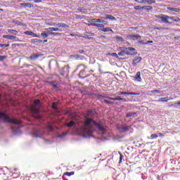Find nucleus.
<instances>
[{
    "mask_svg": "<svg viewBox=\"0 0 180 180\" xmlns=\"http://www.w3.org/2000/svg\"><path fill=\"white\" fill-rule=\"evenodd\" d=\"M93 125L98 127V130L101 132H104L105 131V128L104 127L101 122H96L93 119L86 117L84 122L85 127L91 128V127Z\"/></svg>",
    "mask_w": 180,
    "mask_h": 180,
    "instance_id": "f257e3e1",
    "label": "nucleus"
},
{
    "mask_svg": "<svg viewBox=\"0 0 180 180\" xmlns=\"http://www.w3.org/2000/svg\"><path fill=\"white\" fill-rule=\"evenodd\" d=\"M53 26L58 27L46 28V31L48 32V33L53 32H64V30H63L62 28H65V29L70 28V26L64 22H59L56 24L54 23Z\"/></svg>",
    "mask_w": 180,
    "mask_h": 180,
    "instance_id": "f03ea898",
    "label": "nucleus"
},
{
    "mask_svg": "<svg viewBox=\"0 0 180 180\" xmlns=\"http://www.w3.org/2000/svg\"><path fill=\"white\" fill-rule=\"evenodd\" d=\"M38 108H40V101L39 99H35L34 101V105L31 108V110L34 114L33 117L37 120H40L41 119V116L37 115L39 114V110Z\"/></svg>",
    "mask_w": 180,
    "mask_h": 180,
    "instance_id": "7ed1b4c3",
    "label": "nucleus"
},
{
    "mask_svg": "<svg viewBox=\"0 0 180 180\" xmlns=\"http://www.w3.org/2000/svg\"><path fill=\"white\" fill-rule=\"evenodd\" d=\"M0 119L4 120L5 123L13 124H20V122L15 118H11L4 112H0Z\"/></svg>",
    "mask_w": 180,
    "mask_h": 180,
    "instance_id": "20e7f679",
    "label": "nucleus"
},
{
    "mask_svg": "<svg viewBox=\"0 0 180 180\" xmlns=\"http://www.w3.org/2000/svg\"><path fill=\"white\" fill-rule=\"evenodd\" d=\"M135 48L132 47H125L118 53V56H136L137 54Z\"/></svg>",
    "mask_w": 180,
    "mask_h": 180,
    "instance_id": "39448f33",
    "label": "nucleus"
},
{
    "mask_svg": "<svg viewBox=\"0 0 180 180\" xmlns=\"http://www.w3.org/2000/svg\"><path fill=\"white\" fill-rule=\"evenodd\" d=\"M79 77L81 78V79H85L86 77H91V82H92L93 81H95L96 80V77H95V75H86L85 74V70H82L79 72Z\"/></svg>",
    "mask_w": 180,
    "mask_h": 180,
    "instance_id": "423d86ee",
    "label": "nucleus"
},
{
    "mask_svg": "<svg viewBox=\"0 0 180 180\" xmlns=\"http://www.w3.org/2000/svg\"><path fill=\"white\" fill-rule=\"evenodd\" d=\"M130 130V126H122L118 128V131L120 133H126Z\"/></svg>",
    "mask_w": 180,
    "mask_h": 180,
    "instance_id": "0eeeda50",
    "label": "nucleus"
},
{
    "mask_svg": "<svg viewBox=\"0 0 180 180\" xmlns=\"http://www.w3.org/2000/svg\"><path fill=\"white\" fill-rule=\"evenodd\" d=\"M104 98L109 99V100H111V101H123L124 102H127L125 98H122L120 96H117V98H111V97H109V96H105Z\"/></svg>",
    "mask_w": 180,
    "mask_h": 180,
    "instance_id": "6e6552de",
    "label": "nucleus"
},
{
    "mask_svg": "<svg viewBox=\"0 0 180 180\" xmlns=\"http://www.w3.org/2000/svg\"><path fill=\"white\" fill-rule=\"evenodd\" d=\"M169 15H163L161 22H164L165 24L172 25V22H169Z\"/></svg>",
    "mask_w": 180,
    "mask_h": 180,
    "instance_id": "1a4fd4ad",
    "label": "nucleus"
},
{
    "mask_svg": "<svg viewBox=\"0 0 180 180\" xmlns=\"http://www.w3.org/2000/svg\"><path fill=\"white\" fill-rule=\"evenodd\" d=\"M133 78L134 81H137L138 82H142L141 73L140 72H138Z\"/></svg>",
    "mask_w": 180,
    "mask_h": 180,
    "instance_id": "9d476101",
    "label": "nucleus"
},
{
    "mask_svg": "<svg viewBox=\"0 0 180 180\" xmlns=\"http://www.w3.org/2000/svg\"><path fill=\"white\" fill-rule=\"evenodd\" d=\"M94 36H95V34H94L92 32H84V34H83L82 37L90 39L91 37H94Z\"/></svg>",
    "mask_w": 180,
    "mask_h": 180,
    "instance_id": "9b49d317",
    "label": "nucleus"
},
{
    "mask_svg": "<svg viewBox=\"0 0 180 180\" xmlns=\"http://www.w3.org/2000/svg\"><path fill=\"white\" fill-rule=\"evenodd\" d=\"M129 39H131L134 41H137L139 39H141V36L140 34H129L128 36Z\"/></svg>",
    "mask_w": 180,
    "mask_h": 180,
    "instance_id": "f8f14e48",
    "label": "nucleus"
},
{
    "mask_svg": "<svg viewBox=\"0 0 180 180\" xmlns=\"http://www.w3.org/2000/svg\"><path fill=\"white\" fill-rule=\"evenodd\" d=\"M24 34H25V35H27V36H32V37H38V38L40 37L39 35H38V34L34 33V32H32V31H26V32H24Z\"/></svg>",
    "mask_w": 180,
    "mask_h": 180,
    "instance_id": "ddd939ff",
    "label": "nucleus"
},
{
    "mask_svg": "<svg viewBox=\"0 0 180 180\" xmlns=\"http://www.w3.org/2000/svg\"><path fill=\"white\" fill-rule=\"evenodd\" d=\"M42 54L34 53L30 56L29 59L31 60H36L38 58L41 57Z\"/></svg>",
    "mask_w": 180,
    "mask_h": 180,
    "instance_id": "4468645a",
    "label": "nucleus"
},
{
    "mask_svg": "<svg viewBox=\"0 0 180 180\" xmlns=\"http://www.w3.org/2000/svg\"><path fill=\"white\" fill-rule=\"evenodd\" d=\"M118 95L120 96V95H128V96H137L138 95V93H134V92H124V91H120L118 93Z\"/></svg>",
    "mask_w": 180,
    "mask_h": 180,
    "instance_id": "2eb2a0df",
    "label": "nucleus"
},
{
    "mask_svg": "<svg viewBox=\"0 0 180 180\" xmlns=\"http://www.w3.org/2000/svg\"><path fill=\"white\" fill-rule=\"evenodd\" d=\"M142 60V58L141 57H135L134 59L133 60V62H132V65L134 66H136L137 64L141 61Z\"/></svg>",
    "mask_w": 180,
    "mask_h": 180,
    "instance_id": "dca6fc26",
    "label": "nucleus"
},
{
    "mask_svg": "<svg viewBox=\"0 0 180 180\" xmlns=\"http://www.w3.org/2000/svg\"><path fill=\"white\" fill-rule=\"evenodd\" d=\"M126 117L135 118L137 117V112H129L127 113Z\"/></svg>",
    "mask_w": 180,
    "mask_h": 180,
    "instance_id": "f3484780",
    "label": "nucleus"
},
{
    "mask_svg": "<svg viewBox=\"0 0 180 180\" xmlns=\"http://www.w3.org/2000/svg\"><path fill=\"white\" fill-rule=\"evenodd\" d=\"M2 37L4 39H7L8 40H13L17 38L15 36L8 34L3 35Z\"/></svg>",
    "mask_w": 180,
    "mask_h": 180,
    "instance_id": "a211bd4d",
    "label": "nucleus"
},
{
    "mask_svg": "<svg viewBox=\"0 0 180 180\" xmlns=\"http://www.w3.org/2000/svg\"><path fill=\"white\" fill-rule=\"evenodd\" d=\"M167 11H171V12H174V13H180V9L176 8H172V7H167Z\"/></svg>",
    "mask_w": 180,
    "mask_h": 180,
    "instance_id": "6ab92c4d",
    "label": "nucleus"
},
{
    "mask_svg": "<svg viewBox=\"0 0 180 180\" xmlns=\"http://www.w3.org/2000/svg\"><path fill=\"white\" fill-rule=\"evenodd\" d=\"M31 43L32 44H41V43H43V40L42 39H33L31 40Z\"/></svg>",
    "mask_w": 180,
    "mask_h": 180,
    "instance_id": "aec40b11",
    "label": "nucleus"
},
{
    "mask_svg": "<svg viewBox=\"0 0 180 180\" xmlns=\"http://www.w3.org/2000/svg\"><path fill=\"white\" fill-rule=\"evenodd\" d=\"M8 33H9L10 34H13L16 36L18 34V32L15 30H12V29H8L7 30Z\"/></svg>",
    "mask_w": 180,
    "mask_h": 180,
    "instance_id": "412c9836",
    "label": "nucleus"
},
{
    "mask_svg": "<svg viewBox=\"0 0 180 180\" xmlns=\"http://www.w3.org/2000/svg\"><path fill=\"white\" fill-rule=\"evenodd\" d=\"M22 8H34L33 5L31 4H20Z\"/></svg>",
    "mask_w": 180,
    "mask_h": 180,
    "instance_id": "4be33fe9",
    "label": "nucleus"
},
{
    "mask_svg": "<svg viewBox=\"0 0 180 180\" xmlns=\"http://www.w3.org/2000/svg\"><path fill=\"white\" fill-rule=\"evenodd\" d=\"M92 23H104L105 21L102 20L101 18L98 19H91Z\"/></svg>",
    "mask_w": 180,
    "mask_h": 180,
    "instance_id": "5701e85b",
    "label": "nucleus"
},
{
    "mask_svg": "<svg viewBox=\"0 0 180 180\" xmlns=\"http://www.w3.org/2000/svg\"><path fill=\"white\" fill-rule=\"evenodd\" d=\"M105 16V19L108 20H116L115 17L113 16V15H103Z\"/></svg>",
    "mask_w": 180,
    "mask_h": 180,
    "instance_id": "b1692460",
    "label": "nucleus"
},
{
    "mask_svg": "<svg viewBox=\"0 0 180 180\" xmlns=\"http://www.w3.org/2000/svg\"><path fill=\"white\" fill-rule=\"evenodd\" d=\"M49 35H53L54 37H58V36H61L62 34L59 33V32H48Z\"/></svg>",
    "mask_w": 180,
    "mask_h": 180,
    "instance_id": "393cba45",
    "label": "nucleus"
},
{
    "mask_svg": "<svg viewBox=\"0 0 180 180\" xmlns=\"http://www.w3.org/2000/svg\"><path fill=\"white\" fill-rule=\"evenodd\" d=\"M168 101H169L168 97L161 98L158 100V102H168Z\"/></svg>",
    "mask_w": 180,
    "mask_h": 180,
    "instance_id": "a878e982",
    "label": "nucleus"
},
{
    "mask_svg": "<svg viewBox=\"0 0 180 180\" xmlns=\"http://www.w3.org/2000/svg\"><path fill=\"white\" fill-rule=\"evenodd\" d=\"M101 31L104 32H113L111 28H109V27L102 28Z\"/></svg>",
    "mask_w": 180,
    "mask_h": 180,
    "instance_id": "bb28decb",
    "label": "nucleus"
},
{
    "mask_svg": "<svg viewBox=\"0 0 180 180\" xmlns=\"http://www.w3.org/2000/svg\"><path fill=\"white\" fill-rule=\"evenodd\" d=\"M76 124V122H73V121H71L68 123L66 124V126L68 127H72V126H75Z\"/></svg>",
    "mask_w": 180,
    "mask_h": 180,
    "instance_id": "cd10ccee",
    "label": "nucleus"
},
{
    "mask_svg": "<svg viewBox=\"0 0 180 180\" xmlns=\"http://www.w3.org/2000/svg\"><path fill=\"white\" fill-rule=\"evenodd\" d=\"M146 8H148V6H146L145 7L144 6H136L134 7V8L135 10H141V9H144Z\"/></svg>",
    "mask_w": 180,
    "mask_h": 180,
    "instance_id": "c85d7f7f",
    "label": "nucleus"
},
{
    "mask_svg": "<svg viewBox=\"0 0 180 180\" xmlns=\"http://www.w3.org/2000/svg\"><path fill=\"white\" fill-rule=\"evenodd\" d=\"M134 1L139 4H148V0H134Z\"/></svg>",
    "mask_w": 180,
    "mask_h": 180,
    "instance_id": "c756f323",
    "label": "nucleus"
},
{
    "mask_svg": "<svg viewBox=\"0 0 180 180\" xmlns=\"http://www.w3.org/2000/svg\"><path fill=\"white\" fill-rule=\"evenodd\" d=\"M41 37L44 39L49 37V34H46L45 32L41 33Z\"/></svg>",
    "mask_w": 180,
    "mask_h": 180,
    "instance_id": "7c9ffc66",
    "label": "nucleus"
},
{
    "mask_svg": "<svg viewBox=\"0 0 180 180\" xmlns=\"http://www.w3.org/2000/svg\"><path fill=\"white\" fill-rule=\"evenodd\" d=\"M74 174H75V172H66L64 173V175L71 176L74 175Z\"/></svg>",
    "mask_w": 180,
    "mask_h": 180,
    "instance_id": "2f4dec72",
    "label": "nucleus"
},
{
    "mask_svg": "<svg viewBox=\"0 0 180 180\" xmlns=\"http://www.w3.org/2000/svg\"><path fill=\"white\" fill-rule=\"evenodd\" d=\"M104 102H105V103H106V104H110V105L115 104V102H113V101H108L107 98H105Z\"/></svg>",
    "mask_w": 180,
    "mask_h": 180,
    "instance_id": "473e14b6",
    "label": "nucleus"
},
{
    "mask_svg": "<svg viewBox=\"0 0 180 180\" xmlns=\"http://www.w3.org/2000/svg\"><path fill=\"white\" fill-rule=\"evenodd\" d=\"M13 23L15 25H18V26H22V22H20L19 20H15V21H13Z\"/></svg>",
    "mask_w": 180,
    "mask_h": 180,
    "instance_id": "72a5a7b5",
    "label": "nucleus"
},
{
    "mask_svg": "<svg viewBox=\"0 0 180 180\" xmlns=\"http://www.w3.org/2000/svg\"><path fill=\"white\" fill-rule=\"evenodd\" d=\"M119 154H120V160H119V164L122 163V160H123V155L122 153L119 152Z\"/></svg>",
    "mask_w": 180,
    "mask_h": 180,
    "instance_id": "f704fd0d",
    "label": "nucleus"
},
{
    "mask_svg": "<svg viewBox=\"0 0 180 180\" xmlns=\"http://www.w3.org/2000/svg\"><path fill=\"white\" fill-rule=\"evenodd\" d=\"M156 1L155 0H147V4L148 5H152L153 4H155Z\"/></svg>",
    "mask_w": 180,
    "mask_h": 180,
    "instance_id": "c9c22d12",
    "label": "nucleus"
},
{
    "mask_svg": "<svg viewBox=\"0 0 180 180\" xmlns=\"http://www.w3.org/2000/svg\"><path fill=\"white\" fill-rule=\"evenodd\" d=\"M150 93H151L152 94H161L162 91H160V90H153V91H151Z\"/></svg>",
    "mask_w": 180,
    "mask_h": 180,
    "instance_id": "e433bc0d",
    "label": "nucleus"
},
{
    "mask_svg": "<svg viewBox=\"0 0 180 180\" xmlns=\"http://www.w3.org/2000/svg\"><path fill=\"white\" fill-rule=\"evenodd\" d=\"M7 58H8V56H0V61H4Z\"/></svg>",
    "mask_w": 180,
    "mask_h": 180,
    "instance_id": "4c0bfd02",
    "label": "nucleus"
},
{
    "mask_svg": "<svg viewBox=\"0 0 180 180\" xmlns=\"http://www.w3.org/2000/svg\"><path fill=\"white\" fill-rule=\"evenodd\" d=\"M49 84L52 85L53 88H54V89L58 88L57 84H56L54 82H49Z\"/></svg>",
    "mask_w": 180,
    "mask_h": 180,
    "instance_id": "58836bf2",
    "label": "nucleus"
},
{
    "mask_svg": "<svg viewBox=\"0 0 180 180\" xmlns=\"http://www.w3.org/2000/svg\"><path fill=\"white\" fill-rule=\"evenodd\" d=\"M57 103H56V102H53V103H52V108L53 109H55V110H57L58 109V108H57Z\"/></svg>",
    "mask_w": 180,
    "mask_h": 180,
    "instance_id": "ea45409f",
    "label": "nucleus"
},
{
    "mask_svg": "<svg viewBox=\"0 0 180 180\" xmlns=\"http://www.w3.org/2000/svg\"><path fill=\"white\" fill-rule=\"evenodd\" d=\"M60 75L61 76H65V69L62 68L61 70H60Z\"/></svg>",
    "mask_w": 180,
    "mask_h": 180,
    "instance_id": "a19ab883",
    "label": "nucleus"
},
{
    "mask_svg": "<svg viewBox=\"0 0 180 180\" xmlns=\"http://www.w3.org/2000/svg\"><path fill=\"white\" fill-rule=\"evenodd\" d=\"M109 56H112L115 57V58H119V57H118L119 55H117V53H109Z\"/></svg>",
    "mask_w": 180,
    "mask_h": 180,
    "instance_id": "79ce46f5",
    "label": "nucleus"
},
{
    "mask_svg": "<svg viewBox=\"0 0 180 180\" xmlns=\"http://www.w3.org/2000/svg\"><path fill=\"white\" fill-rule=\"evenodd\" d=\"M9 46H10L9 44H0V48H8Z\"/></svg>",
    "mask_w": 180,
    "mask_h": 180,
    "instance_id": "37998d69",
    "label": "nucleus"
},
{
    "mask_svg": "<svg viewBox=\"0 0 180 180\" xmlns=\"http://www.w3.org/2000/svg\"><path fill=\"white\" fill-rule=\"evenodd\" d=\"M158 137V135H157V134H152L151 136H150V139H157Z\"/></svg>",
    "mask_w": 180,
    "mask_h": 180,
    "instance_id": "c03bdc74",
    "label": "nucleus"
},
{
    "mask_svg": "<svg viewBox=\"0 0 180 180\" xmlns=\"http://www.w3.org/2000/svg\"><path fill=\"white\" fill-rule=\"evenodd\" d=\"M115 39L119 40L120 41H123V38L122 37L117 36L115 37Z\"/></svg>",
    "mask_w": 180,
    "mask_h": 180,
    "instance_id": "a18cd8bd",
    "label": "nucleus"
},
{
    "mask_svg": "<svg viewBox=\"0 0 180 180\" xmlns=\"http://www.w3.org/2000/svg\"><path fill=\"white\" fill-rule=\"evenodd\" d=\"M175 22H180V18L177 16H175L174 21Z\"/></svg>",
    "mask_w": 180,
    "mask_h": 180,
    "instance_id": "49530a36",
    "label": "nucleus"
},
{
    "mask_svg": "<svg viewBox=\"0 0 180 180\" xmlns=\"http://www.w3.org/2000/svg\"><path fill=\"white\" fill-rule=\"evenodd\" d=\"M155 18L157 19H160L162 20V18H163V15H155Z\"/></svg>",
    "mask_w": 180,
    "mask_h": 180,
    "instance_id": "de8ad7c7",
    "label": "nucleus"
},
{
    "mask_svg": "<svg viewBox=\"0 0 180 180\" xmlns=\"http://www.w3.org/2000/svg\"><path fill=\"white\" fill-rule=\"evenodd\" d=\"M95 27H104V25L100 24V23H96V26H95Z\"/></svg>",
    "mask_w": 180,
    "mask_h": 180,
    "instance_id": "09e8293b",
    "label": "nucleus"
},
{
    "mask_svg": "<svg viewBox=\"0 0 180 180\" xmlns=\"http://www.w3.org/2000/svg\"><path fill=\"white\" fill-rule=\"evenodd\" d=\"M84 18V15H75V19H83Z\"/></svg>",
    "mask_w": 180,
    "mask_h": 180,
    "instance_id": "8fccbe9b",
    "label": "nucleus"
},
{
    "mask_svg": "<svg viewBox=\"0 0 180 180\" xmlns=\"http://www.w3.org/2000/svg\"><path fill=\"white\" fill-rule=\"evenodd\" d=\"M157 30H168V28H165V27H158L156 28Z\"/></svg>",
    "mask_w": 180,
    "mask_h": 180,
    "instance_id": "3c124183",
    "label": "nucleus"
},
{
    "mask_svg": "<svg viewBox=\"0 0 180 180\" xmlns=\"http://www.w3.org/2000/svg\"><path fill=\"white\" fill-rule=\"evenodd\" d=\"M176 105H180V101H179L177 103H174V104H172L171 105H170V107H172V106H176Z\"/></svg>",
    "mask_w": 180,
    "mask_h": 180,
    "instance_id": "603ef678",
    "label": "nucleus"
},
{
    "mask_svg": "<svg viewBox=\"0 0 180 180\" xmlns=\"http://www.w3.org/2000/svg\"><path fill=\"white\" fill-rule=\"evenodd\" d=\"M176 16H169V20H171L172 21L174 22Z\"/></svg>",
    "mask_w": 180,
    "mask_h": 180,
    "instance_id": "864d4df0",
    "label": "nucleus"
},
{
    "mask_svg": "<svg viewBox=\"0 0 180 180\" xmlns=\"http://www.w3.org/2000/svg\"><path fill=\"white\" fill-rule=\"evenodd\" d=\"M152 43H153V41H146V43H143V45H147V44H152Z\"/></svg>",
    "mask_w": 180,
    "mask_h": 180,
    "instance_id": "5fc2aeb1",
    "label": "nucleus"
},
{
    "mask_svg": "<svg viewBox=\"0 0 180 180\" xmlns=\"http://www.w3.org/2000/svg\"><path fill=\"white\" fill-rule=\"evenodd\" d=\"M34 138H39L40 135L37 134V133L33 135Z\"/></svg>",
    "mask_w": 180,
    "mask_h": 180,
    "instance_id": "6e6d98bb",
    "label": "nucleus"
},
{
    "mask_svg": "<svg viewBox=\"0 0 180 180\" xmlns=\"http://www.w3.org/2000/svg\"><path fill=\"white\" fill-rule=\"evenodd\" d=\"M84 53V50H80V51H77V53H79V54H83Z\"/></svg>",
    "mask_w": 180,
    "mask_h": 180,
    "instance_id": "4d7b16f0",
    "label": "nucleus"
},
{
    "mask_svg": "<svg viewBox=\"0 0 180 180\" xmlns=\"http://www.w3.org/2000/svg\"><path fill=\"white\" fill-rule=\"evenodd\" d=\"M96 23L95 22H91V24L89 25V26H94L96 27Z\"/></svg>",
    "mask_w": 180,
    "mask_h": 180,
    "instance_id": "13d9d810",
    "label": "nucleus"
},
{
    "mask_svg": "<svg viewBox=\"0 0 180 180\" xmlns=\"http://www.w3.org/2000/svg\"><path fill=\"white\" fill-rule=\"evenodd\" d=\"M34 3H40L42 2V0H33Z\"/></svg>",
    "mask_w": 180,
    "mask_h": 180,
    "instance_id": "bf43d9fd",
    "label": "nucleus"
},
{
    "mask_svg": "<svg viewBox=\"0 0 180 180\" xmlns=\"http://www.w3.org/2000/svg\"><path fill=\"white\" fill-rule=\"evenodd\" d=\"M91 112H92V110H89L87 111V115H91Z\"/></svg>",
    "mask_w": 180,
    "mask_h": 180,
    "instance_id": "052dcab7",
    "label": "nucleus"
},
{
    "mask_svg": "<svg viewBox=\"0 0 180 180\" xmlns=\"http://www.w3.org/2000/svg\"><path fill=\"white\" fill-rule=\"evenodd\" d=\"M158 136H160V137H163V135H162V134H161V133H159V134H158Z\"/></svg>",
    "mask_w": 180,
    "mask_h": 180,
    "instance_id": "680f3d73",
    "label": "nucleus"
},
{
    "mask_svg": "<svg viewBox=\"0 0 180 180\" xmlns=\"http://www.w3.org/2000/svg\"><path fill=\"white\" fill-rule=\"evenodd\" d=\"M139 43L143 44H145L146 42H144L143 40H141V41H139Z\"/></svg>",
    "mask_w": 180,
    "mask_h": 180,
    "instance_id": "e2e57ef3",
    "label": "nucleus"
},
{
    "mask_svg": "<svg viewBox=\"0 0 180 180\" xmlns=\"http://www.w3.org/2000/svg\"><path fill=\"white\" fill-rule=\"evenodd\" d=\"M167 100H168V101H172V100H174V98L169 97V98H167Z\"/></svg>",
    "mask_w": 180,
    "mask_h": 180,
    "instance_id": "0e129e2a",
    "label": "nucleus"
},
{
    "mask_svg": "<svg viewBox=\"0 0 180 180\" xmlns=\"http://www.w3.org/2000/svg\"><path fill=\"white\" fill-rule=\"evenodd\" d=\"M42 43H47V39L42 41Z\"/></svg>",
    "mask_w": 180,
    "mask_h": 180,
    "instance_id": "69168bd1",
    "label": "nucleus"
},
{
    "mask_svg": "<svg viewBox=\"0 0 180 180\" xmlns=\"http://www.w3.org/2000/svg\"><path fill=\"white\" fill-rule=\"evenodd\" d=\"M82 13H86V11H81Z\"/></svg>",
    "mask_w": 180,
    "mask_h": 180,
    "instance_id": "338daca9",
    "label": "nucleus"
},
{
    "mask_svg": "<svg viewBox=\"0 0 180 180\" xmlns=\"http://www.w3.org/2000/svg\"><path fill=\"white\" fill-rule=\"evenodd\" d=\"M49 128L51 129H52V127H51V126H49Z\"/></svg>",
    "mask_w": 180,
    "mask_h": 180,
    "instance_id": "774afa93",
    "label": "nucleus"
}]
</instances>
